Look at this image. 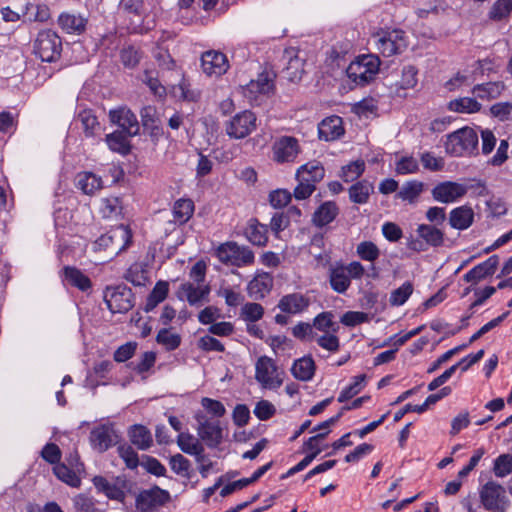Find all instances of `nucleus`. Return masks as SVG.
<instances>
[{
    "mask_svg": "<svg viewBox=\"0 0 512 512\" xmlns=\"http://www.w3.org/2000/svg\"><path fill=\"white\" fill-rule=\"evenodd\" d=\"M365 275L364 266L358 261L349 264L336 262L329 267V284L333 291L344 294L351 286V280H360Z\"/></svg>",
    "mask_w": 512,
    "mask_h": 512,
    "instance_id": "obj_2",
    "label": "nucleus"
},
{
    "mask_svg": "<svg viewBox=\"0 0 512 512\" xmlns=\"http://www.w3.org/2000/svg\"><path fill=\"white\" fill-rule=\"evenodd\" d=\"M418 70L413 65H406L402 68L401 79L397 82L400 89H413L418 83Z\"/></svg>",
    "mask_w": 512,
    "mask_h": 512,
    "instance_id": "obj_54",
    "label": "nucleus"
},
{
    "mask_svg": "<svg viewBox=\"0 0 512 512\" xmlns=\"http://www.w3.org/2000/svg\"><path fill=\"white\" fill-rule=\"evenodd\" d=\"M448 109L457 113H475L480 111L481 104L474 98L462 97L451 100L448 104Z\"/></svg>",
    "mask_w": 512,
    "mask_h": 512,
    "instance_id": "obj_47",
    "label": "nucleus"
},
{
    "mask_svg": "<svg viewBox=\"0 0 512 512\" xmlns=\"http://www.w3.org/2000/svg\"><path fill=\"white\" fill-rule=\"evenodd\" d=\"M78 119L82 124V128L87 137L94 136L100 127L97 117L92 110H83L79 113Z\"/></svg>",
    "mask_w": 512,
    "mask_h": 512,
    "instance_id": "obj_51",
    "label": "nucleus"
},
{
    "mask_svg": "<svg viewBox=\"0 0 512 512\" xmlns=\"http://www.w3.org/2000/svg\"><path fill=\"white\" fill-rule=\"evenodd\" d=\"M324 177L325 169L319 161H309L298 167L295 173L297 185L293 190L294 198L296 200L308 199Z\"/></svg>",
    "mask_w": 512,
    "mask_h": 512,
    "instance_id": "obj_1",
    "label": "nucleus"
},
{
    "mask_svg": "<svg viewBox=\"0 0 512 512\" xmlns=\"http://www.w3.org/2000/svg\"><path fill=\"white\" fill-rule=\"evenodd\" d=\"M198 421L197 433L207 446L216 447L222 441V428L218 421H212L204 416L197 415Z\"/></svg>",
    "mask_w": 512,
    "mask_h": 512,
    "instance_id": "obj_18",
    "label": "nucleus"
},
{
    "mask_svg": "<svg viewBox=\"0 0 512 512\" xmlns=\"http://www.w3.org/2000/svg\"><path fill=\"white\" fill-rule=\"evenodd\" d=\"M477 147V132L470 127H463L448 134L445 142L446 153L454 157L470 156Z\"/></svg>",
    "mask_w": 512,
    "mask_h": 512,
    "instance_id": "obj_3",
    "label": "nucleus"
},
{
    "mask_svg": "<svg viewBox=\"0 0 512 512\" xmlns=\"http://www.w3.org/2000/svg\"><path fill=\"white\" fill-rule=\"evenodd\" d=\"M272 160L277 164L294 163L302 152L299 140L293 136H280L271 146Z\"/></svg>",
    "mask_w": 512,
    "mask_h": 512,
    "instance_id": "obj_10",
    "label": "nucleus"
},
{
    "mask_svg": "<svg viewBox=\"0 0 512 512\" xmlns=\"http://www.w3.org/2000/svg\"><path fill=\"white\" fill-rule=\"evenodd\" d=\"M177 444L184 453L196 456L197 462L204 461V447L194 435L181 432L177 437Z\"/></svg>",
    "mask_w": 512,
    "mask_h": 512,
    "instance_id": "obj_28",
    "label": "nucleus"
},
{
    "mask_svg": "<svg viewBox=\"0 0 512 512\" xmlns=\"http://www.w3.org/2000/svg\"><path fill=\"white\" fill-rule=\"evenodd\" d=\"M215 255L221 263L236 267L250 266L255 261L254 252L248 246L233 241L220 244Z\"/></svg>",
    "mask_w": 512,
    "mask_h": 512,
    "instance_id": "obj_5",
    "label": "nucleus"
},
{
    "mask_svg": "<svg viewBox=\"0 0 512 512\" xmlns=\"http://www.w3.org/2000/svg\"><path fill=\"white\" fill-rule=\"evenodd\" d=\"M118 453L129 469L137 468L139 465V458L131 446L126 444L120 445L118 447Z\"/></svg>",
    "mask_w": 512,
    "mask_h": 512,
    "instance_id": "obj_63",
    "label": "nucleus"
},
{
    "mask_svg": "<svg viewBox=\"0 0 512 512\" xmlns=\"http://www.w3.org/2000/svg\"><path fill=\"white\" fill-rule=\"evenodd\" d=\"M210 286L195 285L191 282H184L180 285L177 296L181 300H186L190 306H201L209 301Z\"/></svg>",
    "mask_w": 512,
    "mask_h": 512,
    "instance_id": "obj_17",
    "label": "nucleus"
},
{
    "mask_svg": "<svg viewBox=\"0 0 512 512\" xmlns=\"http://www.w3.org/2000/svg\"><path fill=\"white\" fill-rule=\"evenodd\" d=\"M256 129V116L249 110L236 114L227 124L226 133L235 139L248 136Z\"/></svg>",
    "mask_w": 512,
    "mask_h": 512,
    "instance_id": "obj_14",
    "label": "nucleus"
},
{
    "mask_svg": "<svg viewBox=\"0 0 512 512\" xmlns=\"http://www.w3.org/2000/svg\"><path fill=\"white\" fill-rule=\"evenodd\" d=\"M284 58L288 60L285 68L288 78L291 81H297L302 78L304 73V62L293 50H286Z\"/></svg>",
    "mask_w": 512,
    "mask_h": 512,
    "instance_id": "obj_44",
    "label": "nucleus"
},
{
    "mask_svg": "<svg viewBox=\"0 0 512 512\" xmlns=\"http://www.w3.org/2000/svg\"><path fill=\"white\" fill-rule=\"evenodd\" d=\"M493 472L497 477H506L512 472V455L501 454L494 461Z\"/></svg>",
    "mask_w": 512,
    "mask_h": 512,
    "instance_id": "obj_58",
    "label": "nucleus"
},
{
    "mask_svg": "<svg viewBox=\"0 0 512 512\" xmlns=\"http://www.w3.org/2000/svg\"><path fill=\"white\" fill-rule=\"evenodd\" d=\"M474 221V211L468 205L454 208L449 214V224L452 228L458 230L468 229Z\"/></svg>",
    "mask_w": 512,
    "mask_h": 512,
    "instance_id": "obj_29",
    "label": "nucleus"
},
{
    "mask_svg": "<svg viewBox=\"0 0 512 512\" xmlns=\"http://www.w3.org/2000/svg\"><path fill=\"white\" fill-rule=\"evenodd\" d=\"M316 342L321 348L329 352H337L340 348V340L333 332L323 333V335L316 338Z\"/></svg>",
    "mask_w": 512,
    "mask_h": 512,
    "instance_id": "obj_61",
    "label": "nucleus"
},
{
    "mask_svg": "<svg viewBox=\"0 0 512 512\" xmlns=\"http://www.w3.org/2000/svg\"><path fill=\"white\" fill-rule=\"evenodd\" d=\"M53 473L63 483L72 488L81 486V478L77 473L64 463H58L53 467Z\"/></svg>",
    "mask_w": 512,
    "mask_h": 512,
    "instance_id": "obj_46",
    "label": "nucleus"
},
{
    "mask_svg": "<svg viewBox=\"0 0 512 512\" xmlns=\"http://www.w3.org/2000/svg\"><path fill=\"white\" fill-rule=\"evenodd\" d=\"M365 171V162L357 160L342 168V179L345 182H352L359 178Z\"/></svg>",
    "mask_w": 512,
    "mask_h": 512,
    "instance_id": "obj_57",
    "label": "nucleus"
},
{
    "mask_svg": "<svg viewBox=\"0 0 512 512\" xmlns=\"http://www.w3.org/2000/svg\"><path fill=\"white\" fill-rule=\"evenodd\" d=\"M275 74L269 71L261 72L256 79H252L248 84L242 87V94L251 104H259L262 97L270 96L274 93Z\"/></svg>",
    "mask_w": 512,
    "mask_h": 512,
    "instance_id": "obj_9",
    "label": "nucleus"
},
{
    "mask_svg": "<svg viewBox=\"0 0 512 512\" xmlns=\"http://www.w3.org/2000/svg\"><path fill=\"white\" fill-rule=\"evenodd\" d=\"M244 235L255 246L264 247L268 243V227L260 223L256 218H251L247 222Z\"/></svg>",
    "mask_w": 512,
    "mask_h": 512,
    "instance_id": "obj_26",
    "label": "nucleus"
},
{
    "mask_svg": "<svg viewBox=\"0 0 512 512\" xmlns=\"http://www.w3.org/2000/svg\"><path fill=\"white\" fill-rule=\"evenodd\" d=\"M424 190V184L417 180L405 182L401 189L397 192L396 198L401 199L409 204L417 202L421 193Z\"/></svg>",
    "mask_w": 512,
    "mask_h": 512,
    "instance_id": "obj_38",
    "label": "nucleus"
},
{
    "mask_svg": "<svg viewBox=\"0 0 512 512\" xmlns=\"http://www.w3.org/2000/svg\"><path fill=\"white\" fill-rule=\"evenodd\" d=\"M316 371L315 361L311 356H304L294 361L291 367L292 375L300 381H310Z\"/></svg>",
    "mask_w": 512,
    "mask_h": 512,
    "instance_id": "obj_30",
    "label": "nucleus"
},
{
    "mask_svg": "<svg viewBox=\"0 0 512 512\" xmlns=\"http://www.w3.org/2000/svg\"><path fill=\"white\" fill-rule=\"evenodd\" d=\"M467 193V187L464 184L444 181L438 183L431 191L435 201L441 203H452L462 198Z\"/></svg>",
    "mask_w": 512,
    "mask_h": 512,
    "instance_id": "obj_16",
    "label": "nucleus"
},
{
    "mask_svg": "<svg viewBox=\"0 0 512 512\" xmlns=\"http://www.w3.org/2000/svg\"><path fill=\"white\" fill-rule=\"evenodd\" d=\"M418 236L429 246L439 247L444 243V232L435 225L420 224L416 230Z\"/></svg>",
    "mask_w": 512,
    "mask_h": 512,
    "instance_id": "obj_33",
    "label": "nucleus"
},
{
    "mask_svg": "<svg viewBox=\"0 0 512 512\" xmlns=\"http://www.w3.org/2000/svg\"><path fill=\"white\" fill-rule=\"evenodd\" d=\"M201 67L208 76H221L228 68V60L225 54L219 51H206L201 56Z\"/></svg>",
    "mask_w": 512,
    "mask_h": 512,
    "instance_id": "obj_19",
    "label": "nucleus"
},
{
    "mask_svg": "<svg viewBox=\"0 0 512 512\" xmlns=\"http://www.w3.org/2000/svg\"><path fill=\"white\" fill-rule=\"evenodd\" d=\"M310 305V299L301 293H291L283 296L278 303V308L288 314L304 312Z\"/></svg>",
    "mask_w": 512,
    "mask_h": 512,
    "instance_id": "obj_24",
    "label": "nucleus"
},
{
    "mask_svg": "<svg viewBox=\"0 0 512 512\" xmlns=\"http://www.w3.org/2000/svg\"><path fill=\"white\" fill-rule=\"evenodd\" d=\"M128 435L131 443L140 450H147L153 443L150 431L143 425H133Z\"/></svg>",
    "mask_w": 512,
    "mask_h": 512,
    "instance_id": "obj_37",
    "label": "nucleus"
},
{
    "mask_svg": "<svg viewBox=\"0 0 512 512\" xmlns=\"http://www.w3.org/2000/svg\"><path fill=\"white\" fill-rule=\"evenodd\" d=\"M313 326L322 333H337L340 328L339 324L334 321L332 312H322L318 314L313 320Z\"/></svg>",
    "mask_w": 512,
    "mask_h": 512,
    "instance_id": "obj_48",
    "label": "nucleus"
},
{
    "mask_svg": "<svg viewBox=\"0 0 512 512\" xmlns=\"http://www.w3.org/2000/svg\"><path fill=\"white\" fill-rule=\"evenodd\" d=\"M293 193L286 189H277L272 191L269 195V201L274 208H282L288 205L291 201Z\"/></svg>",
    "mask_w": 512,
    "mask_h": 512,
    "instance_id": "obj_62",
    "label": "nucleus"
},
{
    "mask_svg": "<svg viewBox=\"0 0 512 512\" xmlns=\"http://www.w3.org/2000/svg\"><path fill=\"white\" fill-rule=\"evenodd\" d=\"M264 315V308L256 302L245 303L240 311V317L246 322L259 321Z\"/></svg>",
    "mask_w": 512,
    "mask_h": 512,
    "instance_id": "obj_53",
    "label": "nucleus"
},
{
    "mask_svg": "<svg viewBox=\"0 0 512 512\" xmlns=\"http://www.w3.org/2000/svg\"><path fill=\"white\" fill-rule=\"evenodd\" d=\"M255 379L264 388L275 389L282 385L283 379L275 361L268 356H261L255 364Z\"/></svg>",
    "mask_w": 512,
    "mask_h": 512,
    "instance_id": "obj_12",
    "label": "nucleus"
},
{
    "mask_svg": "<svg viewBox=\"0 0 512 512\" xmlns=\"http://www.w3.org/2000/svg\"><path fill=\"white\" fill-rule=\"evenodd\" d=\"M58 24L68 34H81L86 27V20L75 14L62 13L58 17Z\"/></svg>",
    "mask_w": 512,
    "mask_h": 512,
    "instance_id": "obj_34",
    "label": "nucleus"
},
{
    "mask_svg": "<svg viewBox=\"0 0 512 512\" xmlns=\"http://www.w3.org/2000/svg\"><path fill=\"white\" fill-rule=\"evenodd\" d=\"M122 210V200L117 196H108L100 201L99 212L104 218H117Z\"/></svg>",
    "mask_w": 512,
    "mask_h": 512,
    "instance_id": "obj_45",
    "label": "nucleus"
},
{
    "mask_svg": "<svg viewBox=\"0 0 512 512\" xmlns=\"http://www.w3.org/2000/svg\"><path fill=\"white\" fill-rule=\"evenodd\" d=\"M439 400H441V395H438L436 393L429 395L426 398L425 402L421 405L406 404L402 409L395 413L394 421H400L408 411H416L417 413H423L428 409L429 406L436 404Z\"/></svg>",
    "mask_w": 512,
    "mask_h": 512,
    "instance_id": "obj_49",
    "label": "nucleus"
},
{
    "mask_svg": "<svg viewBox=\"0 0 512 512\" xmlns=\"http://www.w3.org/2000/svg\"><path fill=\"white\" fill-rule=\"evenodd\" d=\"M125 279L135 286H144L148 281V271L141 263H134L128 268Z\"/></svg>",
    "mask_w": 512,
    "mask_h": 512,
    "instance_id": "obj_50",
    "label": "nucleus"
},
{
    "mask_svg": "<svg viewBox=\"0 0 512 512\" xmlns=\"http://www.w3.org/2000/svg\"><path fill=\"white\" fill-rule=\"evenodd\" d=\"M62 51V42L52 30L40 31L34 43V52L43 62L56 61Z\"/></svg>",
    "mask_w": 512,
    "mask_h": 512,
    "instance_id": "obj_8",
    "label": "nucleus"
},
{
    "mask_svg": "<svg viewBox=\"0 0 512 512\" xmlns=\"http://www.w3.org/2000/svg\"><path fill=\"white\" fill-rule=\"evenodd\" d=\"M491 114L501 121H512V103L499 102L491 106Z\"/></svg>",
    "mask_w": 512,
    "mask_h": 512,
    "instance_id": "obj_64",
    "label": "nucleus"
},
{
    "mask_svg": "<svg viewBox=\"0 0 512 512\" xmlns=\"http://www.w3.org/2000/svg\"><path fill=\"white\" fill-rule=\"evenodd\" d=\"M169 293V284L166 281H158L147 297L144 307L145 312H151L158 304L163 302Z\"/></svg>",
    "mask_w": 512,
    "mask_h": 512,
    "instance_id": "obj_41",
    "label": "nucleus"
},
{
    "mask_svg": "<svg viewBox=\"0 0 512 512\" xmlns=\"http://www.w3.org/2000/svg\"><path fill=\"white\" fill-rule=\"evenodd\" d=\"M498 264V256L492 255L486 261L476 265L466 274H464L463 279L466 282L477 283L480 280L493 275L497 269Z\"/></svg>",
    "mask_w": 512,
    "mask_h": 512,
    "instance_id": "obj_25",
    "label": "nucleus"
},
{
    "mask_svg": "<svg viewBox=\"0 0 512 512\" xmlns=\"http://www.w3.org/2000/svg\"><path fill=\"white\" fill-rule=\"evenodd\" d=\"M156 354L152 351H147L142 354L138 362H131L130 367L138 374H143L149 371L155 364Z\"/></svg>",
    "mask_w": 512,
    "mask_h": 512,
    "instance_id": "obj_60",
    "label": "nucleus"
},
{
    "mask_svg": "<svg viewBox=\"0 0 512 512\" xmlns=\"http://www.w3.org/2000/svg\"><path fill=\"white\" fill-rule=\"evenodd\" d=\"M506 86L502 81L478 84L473 88V94L482 100H492L501 96Z\"/></svg>",
    "mask_w": 512,
    "mask_h": 512,
    "instance_id": "obj_35",
    "label": "nucleus"
},
{
    "mask_svg": "<svg viewBox=\"0 0 512 512\" xmlns=\"http://www.w3.org/2000/svg\"><path fill=\"white\" fill-rule=\"evenodd\" d=\"M414 287L410 281L404 282L390 294L389 302L392 306L403 305L413 293Z\"/></svg>",
    "mask_w": 512,
    "mask_h": 512,
    "instance_id": "obj_52",
    "label": "nucleus"
},
{
    "mask_svg": "<svg viewBox=\"0 0 512 512\" xmlns=\"http://www.w3.org/2000/svg\"><path fill=\"white\" fill-rule=\"evenodd\" d=\"M104 299L112 313H126L134 306L132 290L126 286L107 290Z\"/></svg>",
    "mask_w": 512,
    "mask_h": 512,
    "instance_id": "obj_13",
    "label": "nucleus"
},
{
    "mask_svg": "<svg viewBox=\"0 0 512 512\" xmlns=\"http://www.w3.org/2000/svg\"><path fill=\"white\" fill-rule=\"evenodd\" d=\"M167 497L168 493L159 487L144 490L136 498V507L141 512H150L156 507L163 505Z\"/></svg>",
    "mask_w": 512,
    "mask_h": 512,
    "instance_id": "obj_21",
    "label": "nucleus"
},
{
    "mask_svg": "<svg viewBox=\"0 0 512 512\" xmlns=\"http://www.w3.org/2000/svg\"><path fill=\"white\" fill-rule=\"evenodd\" d=\"M373 38L376 49L384 57L401 54L408 46L405 32L399 29L380 31L376 33Z\"/></svg>",
    "mask_w": 512,
    "mask_h": 512,
    "instance_id": "obj_7",
    "label": "nucleus"
},
{
    "mask_svg": "<svg viewBox=\"0 0 512 512\" xmlns=\"http://www.w3.org/2000/svg\"><path fill=\"white\" fill-rule=\"evenodd\" d=\"M93 485L98 492L103 493L107 498L111 500L123 501L125 493L121 487L116 483L109 482L103 476H95L92 479Z\"/></svg>",
    "mask_w": 512,
    "mask_h": 512,
    "instance_id": "obj_32",
    "label": "nucleus"
},
{
    "mask_svg": "<svg viewBox=\"0 0 512 512\" xmlns=\"http://www.w3.org/2000/svg\"><path fill=\"white\" fill-rule=\"evenodd\" d=\"M128 136L125 132L115 131L106 135V143L109 149L113 152H117L121 155H127L130 153L131 145L128 140Z\"/></svg>",
    "mask_w": 512,
    "mask_h": 512,
    "instance_id": "obj_39",
    "label": "nucleus"
},
{
    "mask_svg": "<svg viewBox=\"0 0 512 512\" xmlns=\"http://www.w3.org/2000/svg\"><path fill=\"white\" fill-rule=\"evenodd\" d=\"M274 280L270 273L262 272L248 283L247 292L254 300H261L270 293L273 288Z\"/></svg>",
    "mask_w": 512,
    "mask_h": 512,
    "instance_id": "obj_22",
    "label": "nucleus"
},
{
    "mask_svg": "<svg viewBox=\"0 0 512 512\" xmlns=\"http://www.w3.org/2000/svg\"><path fill=\"white\" fill-rule=\"evenodd\" d=\"M357 255L364 261L374 262L380 256V250L372 241H362L356 247Z\"/></svg>",
    "mask_w": 512,
    "mask_h": 512,
    "instance_id": "obj_55",
    "label": "nucleus"
},
{
    "mask_svg": "<svg viewBox=\"0 0 512 512\" xmlns=\"http://www.w3.org/2000/svg\"><path fill=\"white\" fill-rule=\"evenodd\" d=\"M181 335L173 331L171 327L160 329L156 335V342L166 351H174L181 344Z\"/></svg>",
    "mask_w": 512,
    "mask_h": 512,
    "instance_id": "obj_43",
    "label": "nucleus"
},
{
    "mask_svg": "<svg viewBox=\"0 0 512 512\" xmlns=\"http://www.w3.org/2000/svg\"><path fill=\"white\" fill-rule=\"evenodd\" d=\"M319 138L325 141H334L344 135L345 129L342 118L332 115L323 119L318 125Z\"/></svg>",
    "mask_w": 512,
    "mask_h": 512,
    "instance_id": "obj_23",
    "label": "nucleus"
},
{
    "mask_svg": "<svg viewBox=\"0 0 512 512\" xmlns=\"http://www.w3.org/2000/svg\"><path fill=\"white\" fill-rule=\"evenodd\" d=\"M194 209V202L191 199H178L172 209L174 221L179 224L188 222L193 216Z\"/></svg>",
    "mask_w": 512,
    "mask_h": 512,
    "instance_id": "obj_42",
    "label": "nucleus"
},
{
    "mask_svg": "<svg viewBox=\"0 0 512 512\" xmlns=\"http://www.w3.org/2000/svg\"><path fill=\"white\" fill-rule=\"evenodd\" d=\"M483 507L491 512H503L508 504L505 488L495 481H488L479 492Z\"/></svg>",
    "mask_w": 512,
    "mask_h": 512,
    "instance_id": "obj_11",
    "label": "nucleus"
},
{
    "mask_svg": "<svg viewBox=\"0 0 512 512\" xmlns=\"http://www.w3.org/2000/svg\"><path fill=\"white\" fill-rule=\"evenodd\" d=\"M512 12V0H497L492 6L489 17L493 20H502Z\"/></svg>",
    "mask_w": 512,
    "mask_h": 512,
    "instance_id": "obj_59",
    "label": "nucleus"
},
{
    "mask_svg": "<svg viewBox=\"0 0 512 512\" xmlns=\"http://www.w3.org/2000/svg\"><path fill=\"white\" fill-rule=\"evenodd\" d=\"M380 59L376 55H363L351 62L347 68L348 77L357 85H365L374 79L379 71Z\"/></svg>",
    "mask_w": 512,
    "mask_h": 512,
    "instance_id": "obj_6",
    "label": "nucleus"
},
{
    "mask_svg": "<svg viewBox=\"0 0 512 512\" xmlns=\"http://www.w3.org/2000/svg\"><path fill=\"white\" fill-rule=\"evenodd\" d=\"M132 234L127 226L119 225L108 233L101 235L94 242V251L107 252L108 257L112 258L125 250L131 243Z\"/></svg>",
    "mask_w": 512,
    "mask_h": 512,
    "instance_id": "obj_4",
    "label": "nucleus"
},
{
    "mask_svg": "<svg viewBox=\"0 0 512 512\" xmlns=\"http://www.w3.org/2000/svg\"><path fill=\"white\" fill-rule=\"evenodd\" d=\"M110 121L118 125L122 132L128 136H136L139 133V123L136 115L127 107H120L109 112Z\"/></svg>",
    "mask_w": 512,
    "mask_h": 512,
    "instance_id": "obj_20",
    "label": "nucleus"
},
{
    "mask_svg": "<svg viewBox=\"0 0 512 512\" xmlns=\"http://www.w3.org/2000/svg\"><path fill=\"white\" fill-rule=\"evenodd\" d=\"M89 439L92 448L103 453L118 443V434L112 425L103 424L91 430Z\"/></svg>",
    "mask_w": 512,
    "mask_h": 512,
    "instance_id": "obj_15",
    "label": "nucleus"
},
{
    "mask_svg": "<svg viewBox=\"0 0 512 512\" xmlns=\"http://www.w3.org/2000/svg\"><path fill=\"white\" fill-rule=\"evenodd\" d=\"M374 192V186L368 180H361L349 188V199L355 204H365Z\"/></svg>",
    "mask_w": 512,
    "mask_h": 512,
    "instance_id": "obj_36",
    "label": "nucleus"
},
{
    "mask_svg": "<svg viewBox=\"0 0 512 512\" xmlns=\"http://www.w3.org/2000/svg\"><path fill=\"white\" fill-rule=\"evenodd\" d=\"M64 280L71 286L86 292L92 287L90 278L80 269L73 266H65L63 268Z\"/></svg>",
    "mask_w": 512,
    "mask_h": 512,
    "instance_id": "obj_31",
    "label": "nucleus"
},
{
    "mask_svg": "<svg viewBox=\"0 0 512 512\" xmlns=\"http://www.w3.org/2000/svg\"><path fill=\"white\" fill-rule=\"evenodd\" d=\"M339 214V207L334 201L323 202L313 213L312 223L322 228L333 222Z\"/></svg>",
    "mask_w": 512,
    "mask_h": 512,
    "instance_id": "obj_27",
    "label": "nucleus"
},
{
    "mask_svg": "<svg viewBox=\"0 0 512 512\" xmlns=\"http://www.w3.org/2000/svg\"><path fill=\"white\" fill-rule=\"evenodd\" d=\"M77 187L87 195H93L102 188V179L92 172H81L77 175Z\"/></svg>",
    "mask_w": 512,
    "mask_h": 512,
    "instance_id": "obj_40",
    "label": "nucleus"
},
{
    "mask_svg": "<svg viewBox=\"0 0 512 512\" xmlns=\"http://www.w3.org/2000/svg\"><path fill=\"white\" fill-rule=\"evenodd\" d=\"M365 379V374L355 376L353 378V383L341 391L338 401L342 403L357 395L363 389Z\"/></svg>",
    "mask_w": 512,
    "mask_h": 512,
    "instance_id": "obj_56",
    "label": "nucleus"
}]
</instances>
